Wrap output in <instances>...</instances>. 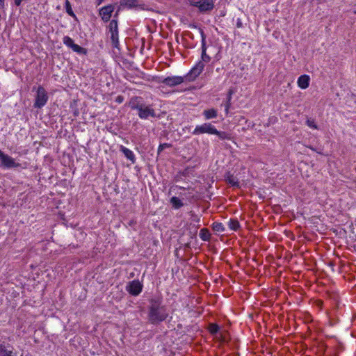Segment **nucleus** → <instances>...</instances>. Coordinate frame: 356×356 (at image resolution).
<instances>
[{
    "mask_svg": "<svg viewBox=\"0 0 356 356\" xmlns=\"http://www.w3.org/2000/svg\"><path fill=\"white\" fill-rule=\"evenodd\" d=\"M123 101V97L122 96H118L116 99V102L118 103H122Z\"/></svg>",
    "mask_w": 356,
    "mask_h": 356,
    "instance_id": "obj_34",
    "label": "nucleus"
},
{
    "mask_svg": "<svg viewBox=\"0 0 356 356\" xmlns=\"http://www.w3.org/2000/svg\"><path fill=\"white\" fill-rule=\"evenodd\" d=\"M65 8L66 10V13L70 16L73 17H76L75 14L74 13L73 10H72V6H71V4H70V2L69 1V0H65Z\"/></svg>",
    "mask_w": 356,
    "mask_h": 356,
    "instance_id": "obj_24",
    "label": "nucleus"
},
{
    "mask_svg": "<svg viewBox=\"0 0 356 356\" xmlns=\"http://www.w3.org/2000/svg\"><path fill=\"white\" fill-rule=\"evenodd\" d=\"M242 26H243V24H242V22H241V19H237V22H236V26L238 28H241V27H242Z\"/></svg>",
    "mask_w": 356,
    "mask_h": 356,
    "instance_id": "obj_32",
    "label": "nucleus"
},
{
    "mask_svg": "<svg viewBox=\"0 0 356 356\" xmlns=\"http://www.w3.org/2000/svg\"><path fill=\"white\" fill-rule=\"evenodd\" d=\"M111 39L113 47L115 48H118V46L120 44L119 40H118V31L111 33Z\"/></svg>",
    "mask_w": 356,
    "mask_h": 356,
    "instance_id": "obj_22",
    "label": "nucleus"
},
{
    "mask_svg": "<svg viewBox=\"0 0 356 356\" xmlns=\"http://www.w3.org/2000/svg\"><path fill=\"white\" fill-rule=\"evenodd\" d=\"M184 81H186L184 76H173L164 78L163 80L161 81V83L169 87H174L182 83L183 82H184Z\"/></svg>",
    "mask_w": 356,
    "mask_h": 356,
    "instance_id": "obj_9",
    "label": "nucleus"
},
{
    "mask_svg": "<svg viewBox=\"0 0 356 356\" xmlns=\"http://www.w3.org/2000/svg\"><path fill=\"white\" fill-rule=\"evenodd\" d=\"M5 6V0H0V8H3Z\"/></svg>",
    "mask_w": 356,
    "mask_h": 356,
    "instance_id": "obj_35",
    "label": "nucleus"
},
{
    "mask_svg": "<svg viewBox=\"0 0 356 356\" xmlns=\"http://www.w3.org/2000/svg\"><path fill=\"white\" fill-rule=\"evenodd\" d=\"M199 30L202 38V60L200 61H202L203 63L204 64V63H209L211 60V57L206 53V35L204 34V32L202 29H199Z\"/></svg>",
    "mask_w": 356,
    "mask_h": 356,
    "instance_id": "obj_10",
    "label": "nucleus"
},
{
    "mask_svg": "<svg viewBox=\"0 0 356 356\" xmlns=\"http://www.w3.org/2000/svg\"><path fill=\"white\" fill-rule=\"evenodd\" d=\"M0 159L1 160L2 165L6 168H10L19 166L18 163H16L14 159L5 154H0Z\"/></svg>",
    "mask_w": 356,
    "mask_h": 356,
    "instance_id": "obj_13",
    "label": "nucleus"
},
{
    "mask_svg": "<svg viewBox=\"0 0 356 356\" xmlns=\"http://www.w3.org/2000/svg\"><path fill=\"white\" fill-rule=\"evenodd\" d=\"M171 145L169 143L161 144L158 147V153H161L165 148L170 147Z\"/></svg>",
    "mask_w": 356,
    "mask_h": 356,
    "instance_id": "obj_29",
    "label": "nucleus"
},
{
    "mask_svg": "<svg viewBox=\"0 0 356 356\" xmlns=\"http://www.w3.org/2000/svg\"><path fill=\"white\" fill-rule=\"evenodd\" d=\"M103 1L104 0H98V5H100Z\"/></svg>",
    "mask_w": 356,
    "mask_h": 356,
    "instance_id": "obj_36",
    "label": "nucleus"
},
{
    "mask_svg": "<svg viewBox=\"0 0 356 356\" xmlns=\"http://www.w3.org/2000/svg\"><path fill=\"white\" fill-rule=\"evenodd\" d=\"M118 15V13H115V15H114V17H116Z\"/></svg>",
    "mask_w": 356,
    "mask_h": 356,
    "instance_id": "obj_37",
    "label": "nucleus"
},
{
    "mask_svg": "<svg viewBox=\"0 0 356 356\" xmlns=\"http://www.w3.org/2000/svg\"><path fill=\"white\" fill-rule=\"evenodd\" d=\"M118 15V13H115V15H114V17H116Z\"/></svg>",
    "mask_w": 356,
    "mask_h": 356,
    "instance_id": "obj_38",
    "label": "nucleus"
},
{
    "mask_svg": "<svg viewBox=\"0 0 356 356\" xmlns=\"http://www.w3.org/2000/svg\"><path fill=\"white\" fill-rule=\"evenodd\" d=\"M209 329L211 334H216L219 332L220 327L217 324L211 323L209 325Z\"/></svg>",
    "mask_w": 356,
    "mask_h": 356,
    "instance_id": "obj_26",
    "label": "nucleus"
},
{
    "mask_svg": "<svg viewBox=\"0 0 356 356\" xmlns=\"http://www.w3.org/2000/svg\"><path fill=\"white\" fill-rule=\"evenodd\" d=\"M232 91L229 90V92H228V95H227V102H230L231 99H232Z\"/></svg>",
    "mask_w": 356,
    "mask_h": 356,
    "instance_id": "obj_31",
    "label": "nucleus"
},
{
    "mask_svg": "<svg viewBox=\"0 0 356 356\" xmlns=\"http://www.w3.org/2000/svg\"><path fill=\"white\" fill-rule=\"evenodd\" d=\"M138 0H122L121 5L126 6L128 8H134L138 6Z\"/></svg>",
    "mask_w": 356,
    "mask_h": 356,
    "instance_id": "obj_18",
    "label": "nucleus"
},
{
    "mask_svg": "<svg viewBox=\"0 0 356 356\" xmlns=\"http://www.w3.org/2000/svg\"><path fill=\"white\" fill-rule=\"evenodd\" d=\"M0 356H16V353H13L12 346L3 341L0 343Z\"/></svg>",
    "mask_w": 356,
    "mask_h": 356,
    "instance_id": "obj_12",
    "label": "nucleus"
},
{
    "mask_svg": "<svg viewBox=\"0 0 356 356\" xmlns=\"http://www.w3.org/2000/svg\"><path fill=\"white\" fill-rule=\"evenodd\" d=\"M214 135L218 136V137L221 140L230 138L229 135L225 131H219L217 130V133H216Z\"/></svg>",
    "mask_w": 356,
    "mask_h": 356,
    "instance_id": "obj_27",
    "label": "nucleus"
},
{
    "mask_svg": "<svg viewBox=\"0 0 356 356\" xmlns=\"http://www.w3.org/2000/svg\"><path fill=\"white\" fill-rule=\"evenodd\" d=\"M170 203L175 209H178L184 205L183 202L177 197H171Z\"/></svg>",
    "mask_w": 356,
    "mask_h": 356,
    "instance_id": "obj_19",
    "label": "nucleus"
},
{
    "mask_svg": "<svg viewBox=\"0 0 356 356\" xmlns=\"http://www.w3.org/2000/svg\"><path fill=\"white\" fill-rule=\"evenodd\" d=\"M143 285L138 280L129 282L126 286V290L133 296H138L143 290Z\"/></svg>",
    "mask_w": 356,
    "mask_h": 356,
    "instance_id": "obj_7",
    "label": "nucleus"
},
{
    "mask_svg": "<svg viewBox=\"0 0 356 356\" xmlns=\"http://www.w3.org/2000/svg\"><path fill=\"white\" fill-rule=\"evenodd\" d=\"M226 181L233 186L239 187V182L236 177L230 172H227L225 176Z\"/></svg>",
    "mask_w": 356,
    "mask_h": 356,
    "instance_id": "obj_16",
    "label": "nucleus"
},
{
    "mask_svg": "<svg viewBox=\"0 0 356 356\" xmlns=\"http://www.w3.org/2000/svg\"><path fill=\"white\" fill-rule=\"evenodd\" d=\"M222 106H225V111H226V113H227L229 111V108L230 107V102H226L225 104H222Z\"/></svg>",
    "mask_w": 356,
    "mask_h": 356,
    "instance_id": "obj_30",
    "label": "nucleus"
},
{
    "mask_svg": "<svg viewBox=\"0 0 356 356\" xmlns=\"http://www.w3.org/2000/svg\"><path fill=\"white\" fill-rule=\"evenodd\" d=\"M63 42L65 45L79 54H86L87 53V50L85 48L75 44L74 40L69 36H65L63 39Z\"/></svg>",
    "mask_w": 356,
    "mask_h": 356,
    "instance_id": "obj_8",
    "label": "nucleus"
},
{
    "mask_svg": "<svg viewBox=\"0 0 356 356\" xmlns=\"http://www.w3.org/2000/svg\"><path fill=\"white\" fill-rule=\"evenodd\" d=\"M227 225L229 228L233 231H236L240 227L239 222L236 219H230Z\"/></svg>",
    "mask_w": 356,
    "mask_h": 356,
    "instance_id": "obj_21",
    "label": "nucleus"
},
{
    "mask_svg": "<svg viewBox=\"0 0 356 356\" xmlns=\"http://www.w3.org/2000/svg\"><path fill=\"white\" fill-rule=\"evenodd\" d=\"M22 1L23 0H14V2L17 6H19L21 5Z\"/></svg>",
    "mask_w": 356,
    "mask_h": 356,
    "instance_id": "obj_33",
    "label": "nucleus"
},
{
    "mask_svg": "<svg viewBox=\"0 0 356 356\" xmlns=\"http://www.w3.org/2000/svg\"><path fill=\"white\" fill-rule=\"evenodd\" d=\"M113 10L114 6L113 5H108L102 7L99 10V15L102 17V20L105 22H108Z\"/></svg>",
    "mask_w": 356,
    "mask_h": 356,
    "instance_id": "obj_11",
    "label": "nucleus"
},
{
    "mask_svg": "<svg viewBox=\"0 0 356 356\" xmlns=\"http://www.w3.org/2000/svg\"><path fill=\"white\" fill-rule=\"evenodd\" d=\"M212 227H213V229L217 232H223L225 231L224 225L221 222H213Z\"/></svg>",
    "mask_w": 356,
    "mask_h": 356,
    "instance_id": "obj_23",
    "label": "nucleus"
},
{
    "mask_svg": "<svg viewBox=\"0 0 356 356\" xmlns=\"http://www.w3.org/2000/svg\"><path fill=\"white\" fill-rule=\"evenodd\" d=\"M0 154H4V153L0 150Z\"/></svg>",
    "mask_w": 356,
    "mask_h": 356,
    "instance_id": "obj_40",
    "label": "nucleus"
},
{
    "mask_svg": "<svg viewBox=\"0 0 356 356\" xmlns=\"http://www.w3.org/2000/svg\"><path fill=\"white\" fill-rule=\"evenodd\" d=\"M200 237L204 241H207L210 238V233L206 228H202L200 231Z\"/></svg>",
    "mask_w": 356,
    "mask_h": 356,
    "instance_id": "obj_20",
    "label": "nucleus"
},
{
    "mask_svg": "<svg viewBox=\"0 0 356 356\" xmlns=\"http://www.w3.org/2000/svg\"><path fill=\"white\" fill-rule=\"evenodd\" d=\"M129 106L132 110H137L138 117L142 120H147L148 118H158L152 105L145 104L143 98L135 97L131 99Z\"/></svg>",
    "mask_w": 356,
    "mask_h": 356,
    "instance_id": "obj_2",
    "label": "nucleus"
},
{
    "mask_svg": "<svg viewBox=\"0 0 356 356\" xmlns=\"http://www.w3.org/2000/svg\"><path fill=\"white\" fill-rule=\"evenodd\" d=\"M203 115L204 116L206 120H210L216 118L218 116V112L217 110L214 108H210L204 110L203 111Z\"/></svg>",
    "mask_w": 356,
    "mask_h": 356,
    "instance_id": "obj_17",
    "label": "nucleus"
},
{
    "mask_svg": "<svg viewBox=\"0 0 356 356\" xmlns=\"http://www.w3.org/2000/svg\"><path fill=\"white\" fill-rule=\"evenodd\" d=\"M216 133H217L216 128L209 122H205L202 124L197 125L192 132V134L195 136L204 134L214 135Z\"/></svg>",
    "mask_w": 356,
    "mask_h": 356,
    "instance_id": "obj_4",
    "label": "nucleus"
},
{
    "mask_svg": "<svg viewBox=\"0 0 356 356\" xmlns=\"http://www.w3.org/2000/svg\"><path fill=\"white\" fill-rule=\"evenodd\" d=\"M204 66L205 65L202 61L197 62L189 72L184 76L186 81L191 82L195 80V79L202 73Z\"/></svg>",
    "mask_w": 356,
    "mask_h": 356,
    "instance_id": "obj_6",
    "label": "nucleus"
},
{
    "mask_svg": "<svg viewBox=\"0 0 356 356\" xmlns=\"http://www.w3.org/2000/svg\"><path fill=\"white\" fill-rule=\"evenodd\" d=\"M168 314L166 308L163 305V300L159 297L152 298L149 300L148 321L153 325H157L164 321Z\"/></svg>",
    "mask_w": 356,
    "mask_h": 356,
    "instance_id": "obj_1",
    "label": "nucleus"
},
{
    "mask_svg": "<svg viewBox=\"0 0 356 356\" xmlns=\"http://www.w3.org/2000/svg\"><path fill=\"white\" fill-rule=\"evenodd\" d=\"M109 31L111 33L118 31V21L116 19H112L110 22Z\"/></svg>",
    "mask_w": 356,
    "mask_h": 356,
    "instance_id": "obj_25",
    "label": "nucleus"
},
{
    "mask_svg": "<svg viewBox=\"0 0 356 356\" xmlns=\"http://www.w3.org/2000/svg\"><path fill=\"white\" fill-rule=\"evenodd\" d=\"M306 124L308 127H309L310 128L312 129H318V126L316 125L315 121L314 120H309L308 119L307 121H306Z\"/></svg>",
    "mask_w": 356,
    "mask_h": 356,
    "instance_id": "obj_28",
    "label": "nucleus"
},
{
    "mask_svg": "<svg viewBox=\"0 0 356 356\" xmlns=\"http://www.w3.org/2000/svg\"><path fill=\"white\" fill-rule=\"evenodd\" d=\"M118 15V13H115V15H114V17H116Z\"/></svg>",
    "mask_w": 356,
    "mask_h": 356,
    "instance_id": "obj_39",
    "label": "nucleus"
},
{
    "mask_svg": "<svg viewBox=\"0 0 356 356\" xmlns=\"http://www.w3.org/2000/svg\"><path fill=\"white\" fill-rule=\"evenodd\" d=\"M36 92L33 106L36 108H41L47 104L49 97L46 90L42 86H39Z\"/></svg>",
    "mask_w": 356,
    "mask_h": 356,
    "instance_id": "obj_3",
    "label": "nucleus"
},
{
    "mask_svg": "<svg viewBox=\"0 0 356 356\" xmlns=\"http://www.w3.org/2000/svg\"><path fill=\"white\" fill-rule=\"evenodd\" d=\"M189 2L191 6L197 7L202 13L211 11L214 8L213 0H200L198 1L190 0Z\"/></svg>",
    "mask_w": 356,
    "mask_h": 356,
    "instance_id": "obj_5",
    "label": "nucleus"
},
{
    "mask_svg": "<svg viewBox=\"0 0 356 356\" xmlns=\"http://www.w3.org/2000/svg\"><path fill=\"white\" fill-rule=\"evenodd\" d=\"M120 151L124 154V155L127 159L131 161L132 163H135V155L131 150L122 145L120 147Z\"/></svg>",
    "mask_w": 356,
    "mask_h": 356,
    "instance_id": "obj_15",
    "label": "nucleus"
},
{
    "mask_svg": "<svg viewBox=\"0 0 356 356\" xmlns=\"http://www.w3.org/2000/svg\"><path fill=\"white\" fill-rule=\"evenodd\" d=\"M310 78L308 75L304 74L298 79V85L302 89H306L309 87Z\"/></svg>",
    "mask_w": 356,
    "mask_h": 356,
    "instance_id": "obj_14",
    "label": "nucleus"
}]
</instances>
